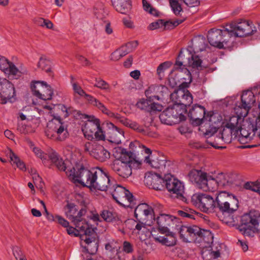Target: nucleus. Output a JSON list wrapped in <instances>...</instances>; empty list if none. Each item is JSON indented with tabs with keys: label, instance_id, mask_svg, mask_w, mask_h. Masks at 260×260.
<instances>
[{
	"label": "nucleus",
	"instance_id": "5701e85b",
	"mask_svg": "<svg viewBox=\"0 0 260 260\" xmlns=\"http://www.w3.org/2000/svg\"><path fill=\"white\" fill-rule=\"evenodd\" d=\"M241 136L239 137V141L242 144L247 143L248 141L251 140L255 135L256 128L252 125H250L248 121L246 124L243 125V127L241 126L239 129Z\"/></svg>",
	"mask_w": 260,
	"mask_h": 260
},
{
	"label": "nucleus",
	"instance_id": "a878e982",
	"mask_svg": "<svg viewBox=\"0 0 260 260\" xmlns=\"http://www.w3.org/2000/svg\"><path fill=\"white\" fill-rule=\"evenodd\" d=\"M153 213L152 208L145 203L139 204L135 210V216L138 220H145L149 216L152 218Z\"/></svg>",
	"mask_w": 260,
	"mask_h": 260
},
{
	"label": "nucleus",
	"instance_id": "6e6552de",
	"mask_svg": "<svg viewBox=\"0 0 260 260\" xmlns=\"http://www.w3.org/2000/svg\"><path fill=\"white\" fill-rule=\"evenodd\" d=\"M178 106L169 107L160 115L159 119L161 123L167 125H173L184 121L185 116Z\"/></svg>",
	"mask_w": 260,
	"mask_h": 260
},
{
	"label": "nucleus",
	"instance_id": "7c9ffc66",
	"mask_svg": "<svg viewBox=\"0 0 260 260\" xmlns=\"http://www.w3.org/2000/svg\"><path fill=\"white\" fill-rule=\"evenodd\" d=\"M206 114L205 109L204 107L195 105L189 110L188 116L191 120L197 122V124L202 123Z\"/></svg>",
	"mask_w": 260,
	"mask_h": 260
},
{
	"label": "nucleus",
	"instance_id": "c03bdc74",
	"mask_svg": "<svg viewBox=\"0 0 260 260\" xmlns=\"http://www.w3.org/2000/svg\"><path fill=\"white\" fill-rule=\"evenodd\" d=\"M241 117L240 115L231 117L229 122L226 124L225 126L238 133L241 126V125L239 123V120H241Z\"/></svg>",
	"mask_w": 260,
	"mask_h": 260
},
{
	"label": "nucleus",
	"instance_id": "37998d69",
	"mask_svg": "<svg viewBox=\"0 0 260 260\" xmlns=\"http://www.w3.org/2000/svg\"><path fill=\"white\" fill-rule=\"evenodd\" d=\"M174 68L175 70L179 71V74H180L179 76L182 77L181 79H182L183 81L182 82L181 85H184L185 86H187L192 81L191 75L190 71L183 66L181 67V68H179L178 69H176L174 66Z\"/></svg>",
	"mask_w": 260,
	"mask_h": 260
},
{
	"label": "nucleus",
	"instance_id": "2eb2a0df",
	"mask_svg": "<svg viewBox=\"0 0 260 260\" xmlns=\"http://www.w3.org/2000/svg\"><path fill=\"white\" fill-rule=\"evenodd\" d=\"M33 94L43 100H49L52 98L53 91L46 82L35 81L31 84Z\"/></svg>",
	"mask_w": 260,
	"mask_h": 260
},
{
	"label": "nucleus",
	"instance_id": "6ab92c4d",
	"mask_svg": "<svg viewBox=\"0 0 260 260\" xmlns=\"http://www.w3.org/2000/svg\"><path fill=\"white\" fill-rule=\"evenodd\" d=\"M97 177L95 179L92 189H98L101 191H108L111 184L108 176L102 170L98 169Z\"/></svg>",
	"mask_w": 260,
	"mask_h": 260
},
{
	"label": "nucleus",
	"instance_id": "8fccbe9b",
	"mask_svg": "<svg viewBox=\"0 0 260 260\" xmlns=\"http://www.w3.org/2000/svg\"><path fill=\"white\" fill-rule=\"evenodd\" d=\"M157 86H150L145 92V95L149 100H159V95L156 94Z\"/></svg>",
	"mask_w": 260,
	"mask_h": 260
},
{
	"label": "nucleus",
	"instance_id": "338daca9",
	"mask_svg": "<svg viewBox=\"0 0 260 260\" xmlns=\"http://www.w3.org/2000/svg\"><path fill=\"white\" fill-rule=\"evenodd\" d=\"M38 201L42 205L44 210H45V214L46 215V217L47 219L51 221H56V215L54 216L52 214L50 213L47 210L46 207L45 206V203L39 199L38 200Z\"/></svg>",
	"mask_w": 260,
	"mask_h": 260
},
{
	"label": "nucleus",
	"instance_id": "3c124183",
	"mask_svg": "<svg viewBox=\"0 0 260 260\" xmlns=\"http://www.w3.org/2000/svg\"><path fill=\"white\" fill-rule=\"evenodd\" d=\"M138 46L137 41L130 42L123 45L119 48L121 49L123 54L125 55L134 50Z\"/></svg>",
	"mask_w": 260,
	"mask_h": 260
},
{
	"label": "nucleus",
	"instance_id": "69168bd1",
	"mask_svg": "<svg viewBox=\"0 0 260 260\" xmlns=\"http://www.w3.org/2000/svg\"><path fill=\"white\" fill-rule=\"evenodd\" d=\"M250 125H252L253 127H255L256 132L257 131V129L260 127V113L258 114V116L256 117L248 118V120H247Z\"/></svg>",
	"mask_w": 260,
	"mask_h": 260
},
{
	"label": "nucleus",
	"instance_id": "603ef678",
	"mask_svg": "<svg viewBox=\"0 0 260 260\" xmlns=\"http://www.w3.org/2000/svg\"><path fill=\"white\" fill-rule=\"evenodd\" d=\"M233 130L225 127L223 128L222 132L219 134L225 143H230L232 140V131Z\"/></svg>",
	"mask_w": 260,
	"mask_h": 260
},
{
	"label": "nucleus",
	"instance_id": "ea45409f",
	"mask_svg": "<svg viewBox=\"0 0 260 260\" xmlns=\"http://www.w3.org/2000/svg\"><path fill=\"white\" fill-rule=\"evenodd\" d=\"M155 241L158 242L167 246H172L176 244V239L173 234H166L164 236L154 237Z\"/></svg>",
	"mask_w": 260,
	"mask_h": 260
},
{
	"label": "nucleus",
	"instance_id": "473e14b6",
	"mask_svg": "<svg viewBox=\"0 0 260 260\" xmlns=\"http://www.w3.org/2000/svg\"><path fill=\"white\" fill-rule=\"evenodd\" d=\"M144 161L151 166L152 168L163 171L165 168L167 160L164 156H155L151 155L145 157Z\"/></svg>",
	"mask_w": 260,
	"mask_h": 260
},
{
	"label": "nucleus",
	"instance_id": "79ce46f5",
	"mask_svg": "<svg viewBox=\"0 0 260 260\" xmlns=\"http://www.w3.org/2000/svg\"><path fill=\"white\" fill-rule=\"evenodd\" d=\"M103 108L101 109L100 111H101L103 113L107 115L110 117L114 118L117 120H118L121 123H122L124 125L128 127L129 126L130 123L131 122V120H129L127 118H125L121 116L119 114L117 113H114L109 109H108L105 105H104Z\"/></svg>",
	"mask_w": 260,
	"mask_h": 260
},
{
	"label": "nucleus",
	"instance_id": "c9c22d12",
	"mask_svg": "<svg viewBox=\"0 0 260 260\" xmlns=\"http://www.w3.org/2000/svg\"><path fill=\"white\" fill-rule=\"evenodd\" d=\"M223 29L212 28L208 31V40L211 45L219 49Z\"/></svg>",
	"mask_w": 260,
	"mask_h": 260
},
{
	"label": "nucleus",
	"instance_id": "4d7b16f0",
	"mask_svg": "<svg viewBox=\"0 0 260 260\" xmlns=\"http://www.w3.org/2000/svg\"><path fill=\"white\" fill-rule=\"evenodd\" d=\"M151 101L147 98L146 100L141 99L137 102L136 105L138 108L149 112L150 111V104Z\"/></svg>",
	"mask_w": 260,
	"mask_h": 260
},
{
	"label": "nucleus",
	"instance_id": "dca6fc26",
	"mask_svg": "<svg viewBox=\"0 0 260 260\" xmlns=\"http://www.w3.org/2000/svg\"><path fill=\"white\" fill-rule=\"evenodd\" d=\"M200 231L201 228L196 225H182L179 230L180 239L184 242L196 243L198 234Z\"/></svg>",
	"mask_w": 260,
	"mask_h": 260
},
{
	"label": "nucleus",
	"instance_id": "e433bc0d",
	"mask_svg": "<svg viewBox=\"0 0 260 260\" xmlns=\"http://www.w3.org/2000/svg\"><path fill=\"white\" fill-rule=\"evenodd\" d=\"M112 5L116 10L123 14L130 12L132 5L130 0H112Z\"/></svg>",
	"mask_w": 260,
	"mask_h": 260
},
{
	"label": "nucleus",
	"instance_id": "39448f33",
	"mask_svg": "<svg viewBox=\"0 0 260 260\" xmlns=\"http://www.w3.org/2000/svg\"><path fill=\"white\" fill-rule=\"evenodd\" d=\"M108 191L111 194L113 199L121 206L133 208L136 205V200L133 194L122 186H111Z\"/></svg>",
	"mask_w": 260,
	"mask_h": 260
},
{
	"label": "nucleus",
	"instance_id": "774afa93",
	"mask_svg": "<svg viewBox=\"0 0 260 260\" xmlns=\"http://www.w3.org/2000/svg\"><path fill=\"white\" fill-rule=\"evenodd\" d=\"M124 56L120 48H118L113 52L111 55V59L113 60L116 61Z\"/></svg>",
	"mask_w": 260,
	"mask_h": 260
},
{
	"label": "nucleus",
	"instance_id": "f3484780",
	"mask_svg": "<svg viewBox=\"0 0 260 260\" xmlns=\"http://www.w3.org/2000/svg\"><path fill=\"white\" fill-rule=\"evenodd\" d=\"M0 70L8 77L17 79L21 75V72L15 64L5 57L0 55Z\"/></svg>",
	"mask_w": 260,
	"mask_h": 260
},
{
	"label": "nucleus",
	"instance_id": "a19ab883",
	"mask_svg": "<svg viewBox=\"0 0 260 260\" xmlns=\"http://www.w3.org/2000/svg\"><path fill=\"white\" fill-rule=\"evenodd\" d=\"M202 184V189L206 191L213 192L219 187L216 178H213L210 175H207L205 182Z\"/></svg>",
	"mask_w": 260,
	"mask_h": 260
},
{
	"label": "nucleus",
	"instance_id": "9d476101",
	"mask_svg": "<svg viewBox=\"0 0 260 260\" xmlns=\"http://www.w3.org/2000/svg\"><path fill=\"white\" fill-rule=\"evenodd\" d=\"M16 100V94L14 85L9 80L0 78V102L5 104Z\"/></svg>",
	"mask_w": 260,
	"mask_h": 260
},
{
	"label": "nucleus",
	"instance_id": "5fc2aeb1",
	"mask_svg": "<svg viewBox=\"0 0 260 260\" xmlns=\"http://www.w3.org/2000/svg\"><path fill=\"white\" fill-rule=\"evenodd\" d=\"M222 120V116L218 113H213L210 116L209 119L210 127L218 126V124H220Z\"/></svg>",
	"mask_w": 260,
	"mask_h": 260
},
{
	"label": "nucleus",
	"instance_id": "f8f14e48",
	"mask_svg": "<svg viewBox=\"0 0 260 260\" xmlns=\"http://www.w3.org/2000/svg\"><path fill=\"white\" fill-rule=\"evenodd\" d=\"M241 102L236 108L237 114H239L241 117H246L249 110L253 106L255 102V98L254 93L249 90L244 91L241 96Z\"/></svg>",
	"mask_w": 260,
	"mask_h": 260
},
{
	"label": "nucleus",
	"instance_id": "6e6d98bb",
	"mask_svg": "<svg viewBox=\"0 0 260 260\" xmlns=\"http://www.w3.org/2000/svg\"><path fill=\"white\" fill-rule=\"evenodd\" d=\"M244 187L246 189L256 192L260 195V182H247L244 184Z\"/></svg>",
	"mask_w": 260,
	"mask_h": 260
},
{
	"label": "nucleus",
	"instance_id": "412c9836",
	"mask_svg": "<svg viewBox=\"0 0 260 260\" xmlns=\"http://www.w3.org/2000/svg\"><path fill=\"white\" fill-rule=\"evenodd\" d=\"M171 95L172 98L174 96L176 98L175 106H178L179 107V105L185 107L189 106L193 101V97L187 90L179 89Z\"/></svg>",
	"mask_w": 260,
	"mask_h": 260
},
{
	"label": "nucleus",
	"instance_id": "4be33fe9",
	"mask_svg": "<svg viewBox=\"0 0 260 260\" xmlns=\"http://www.w3.org/2000/svg\"><path fill=\"white\" fill-rule=\"evenodd\" d=\"M71 84L73 87L74 92L75 94H78L81 96H85L86 99L90 104L95 106L100 110H101L102 108L104 109L103 108L104 105L98 99L94 98L93 96L86 94L77 82L72 81Z\"/></svg>",
	"mask_w": 260,
	"mask_h": 260
},
{
	"label": "nucleus",
	"instance_id": "2f4dec72",
	"mask_svg": "<svg viewBox=\"0 0 260 260\" xmlns=\"http://www.w3.org/2000/svg\"><path fill=\"white\" fill-rule=\"evenodd\" d=\"M232 30L227 25L223 29L222 38L221 39L219 49L230 48L233 46L234 41L232 37H234V35Z\"/></svg>",
	"mask_w": 260,
	"mask_h": 260
},
{
	"label": "nucleus",
	"instance_id": "aec40b11",
	"mask_svg": "<svg viewBox=\"0 0 260 260\" xmlns=\"http://www.w3.org/2000/svg\"><path fill=\"white\" fill-rule=\"evenodd\" d=\"M217 131V129H216V126L211 127L206 130L205 132H204V135L207 138V142L215 148H224L225 147L220 146V145H222V143L224 142L220 134L219 133L216 136L214 135Z\"/></svg>",
	"mask_w": 260,
	"mask_h": 260
},
{
	"label": "nucleus",
	"instance_id": "0eeeda50",
	"mask_svg": "<svg viewBox=\"0 0 260 260\" xmlns=\"http://www.w3.org/2000/svg\"><path fill=\"white\" fill-rule=\"evenodd\" d=\"M82 129L85 137L88 140H91L95 139L97 140H104L105 139V135L100 127V120L94 117L88 120Z\"/></svg>",
	"mask_w": 260,
	"mask_h": 260
},
{
	"label": "nucleus",
	"instance_id": "72a5a7b5",
	"mask_svg": "<svg viewBox=\"0 0 260 260\" xmlns=\"http://www.w3.org/2000/svg\"><path fill=\"white\" fill-rule=\"evenodd\" d=\"M213 241V236L211 232L208 230H205L201 229V231L199 232L196 243H200L203 247H208L210 244H212Z\"/></svg>",
	"mask_w": 260,
	"mask_h": 260
},
{
	"label": "nucleus",
	"instance_id": "b1692460",
	"mask_svg": "<svg viewBox=\"0 0 260 260\" xmlns=\"http://www.w3.org/2000/svg\"><path fill=\"white\" fill-rule=\"evenodd\" d=\"M176 218L172 216L166 214H160L156 218L159 231L162 234L169 232L168 227L174 224Z\"/></svg>",
	"mask_w": 260,
	"mask_h": 260
},
{
	"label": "nucleus",
	"instance_id": "4468645a",
	"mask_svg": "<svg viewBox=\"0 0 260 260\" xmlns=\"http://www.w3.org/2000/svg\"><path fill=\"white\" fill-rule=\"evenodd\" d=\"M192 201H195L199 204V207L203 211L208 213H215L216 203L213 198L206 194H193L191 198Z\"/></svg>",
	"mask_w": 260,
	"mask_h": 260
},
{
	"label": "nucleus",
	"instance_id": "13d9d810",
	"mask_svg": "<svg viewBox=\"0 0 260 260\" xmlns=\"http://www.w3.org/2000/svg\"><path fill=\"white\" fill-rule=\"evenodd\" d=\"M171 65V63L169 61L164 62L159 65L157 69V73L160 79H162L164 77L165 70L168 69Z\"/></svg>",
	"mask_w": 260,
	"mask_h": 260
},
{
	"label": "nucleus",
	"instance_id": "e2e57ef3",
	"mask_svg": "<svg viewBox=\"0 0 260 260\" xmlns=\"http://www.w3.org/2000/svg\"><path fill=\"white\" fill-rule=\"evenodd\" d=\"M13 254L16 260H27L25 256L18 247H15L13 249Z\"/></svg>",
	"mask_w": 260,
	"mask_h": 260
},
{
	"label": "nucleus",
	"instance_id": "bf43d9fd",
	"mask_svg": "<svg viewBox=\"0 0 260 260\" xmlns=\"http://www.w3.org/2000/svg\"><path fill=\"white\" fill-rule=\"evenodd\" d=\"M156 94L159 95V100L165 96L170 95L169 89L167 87L164 85L157 86Z\"/></svg>",
	"mask_w": 260,
	"mask_h": 260
},
{
	"label": "nucleus",
	"instance_id": "4c0bfd02",
	"mask_svg": "<svg viewBox=\"0 0 260 260\" xmlns=\"http://www.w3.org/2000/svg\"><path fill=\"white\" fill-rule=\"evenodd\" d=\"M101 216L107 222H112L117 225L122 223L120 217L115 212L109 210H104L101 213Z\"/></svg>",
	"mask_w": 260,
	"mask_h": 260
},
{
	"label": "nucleus",
	"instance_id": "052dcab7",
	"mask_svg": "<svg viewBox=\"0 0 260 260\" xmlns=\"http://www.w3.org/2000/svg\"><path fill=\"white\" fill-rule=\"evenodd\" d=\"M94 86L101 89L107 91L110 90V86L109 84L102 79H95V84Z\"/></svg>",
	"mask_w": 260,
	"mask_h": 260
},
{
	"label": "nucleus",
	"instance_id": "f03ea898",
	"mask_svg": "<svg viewBox=\"0 0 260 260\" xmlns=\"http://www.w3.org/2000/svg\"><path fill=\"white\" fill-rule=\"evenodd\" d=\"M215 203L216 216L226 224H233L235 221L232 214L239 208L237 197L225 191H221L217 194Z\"/></svg>",
	"mask_w": 260,
	"mask_h": 260
},
{
	"label": "nucleus",
	"instance_id": "cd10ccee",
	"mask_svg": "<svg viewBox=\"0 0 260 260\" xmlns=\"http://www.w3.org/2000/svg\"><path fill=\"white\" fill-rule=\"evenodd\" d=\"M221 246L213 245L212 246L204 247L202 251V255L204 260H214L221 254Z\"/></svg>",
	"mask_w": 260,
	"mask_h": 260
},
{
	"label": "nucleus",
	"instance_id": "09e8293b",
	"mask_svg": "<svg viewBox=\"0 0 260 260\" xmlns=\"http://www.w3.org/2000/svg\"><path fill=\"white\" fill-rule=\"evenodd\" d=\"M180 1V0H169L171 9L176 16L180 15L181 13L183 12Z\"/></svg>",
	"mask_w": 260,
	"mask_h": 260
},
{
	"label": "nucleus",
	"instance_id": "680f3d73",
	"mask_svg": "<svg viewBox=\"0 0 260 260\" xmlns=\"http://www.w3.org/2000/svg\"><path fill=\"white\" fill-rule=\"evenodd\" d=\"M142 3L143 9L145 11L149 12L150 14L154 16L158 15V13L156 10L152 8L147 1L142 0Z\"/></svg>",
	"mask_w": 260,
	"mask_h": 260
},
{
	"label": "nucleus",
	"instance_id": "393cba45",
	"mask_svg": "<svg viewBox=\"0 0 260 260\" xmlns=\"http://www.w3.org/2000/svg\"><path fill=\"white\" fill-rule=\"evenodd\" d=\"M144 182L149 188L155 190H161L163 183L165 184V179H163L157 174H151L145 177Z\"/></svg>",
	"mask_w": 260,
	"mask_h": 260
},
{
	"label": "nucleus",
	"instance_id": "1a4fd4ad",
	"mask_svg": "<svg viewBox=\"0 0 260 260\" xmlns=\"http://www.w3.org/2000/svg\"><path fill=\"white\" fill-rule=\"evenodd\" d=\"M165 185L169 192L176 194L177 199L186 202L187 199L184 196V186L180 181L172 175H167L165 177Z\"/></svg>",
	"mask_w": 260,
	"mask_h": 260
},
{
	"label": "nucleus",
	"instance_id": "c85d7f7f",
	"mask_svg": "<svg viewBox=\"0 0 260 260\" xmlns=\"http://www.w3.org/2000/svg\"><path fill=\"white\" fill-rule=\"evenodd\" d=\"M84 215H80L79 218L73 220L72 222L79 232L83 233L82 236L92 234L95 232L94 229L91 227L88 222L83 217Z\"/></svg>",
	"mask_w": 260,
	"mask_h": 260
},
{
	"label": "nucleus",
	"instance_id": "423d86ee",
	"mask_svg": "<svg viewBox=\"0 0 260 260\" xmlns=\"http://www.w3.org/2000/svg\"><path fill=\"white\" fill-rule=\"evenodd\" d=\"M185 63H187L192 69L198 70H202L207 68L198 55L191 54L188 51L185 52L180 51L175 63V68L178 69L181 68L182 66L185 67Z\"/></svg>",
	"mask_w": 260,
	"mask_h": 260
},
{
	"label": "nucleus",
	"instance_id": "bb28decb",
	"mask_svg": "<svg viewBox=\"0 0 260 260\" xmlns=\"http://www.w3.org/2000/svg\"><path fill=\"white\" fill-rule=\"evenodd\" d=\"M87 211V208L86 206L82 207L79 212H78L76 206L73 204H68L65 208V214L72 222L73 220L79 218L80 215H85Z\"/></svg>",
	"mask_w": 260,
	"mask_h": 260
},
{
	"label": "nucleus",
	"instance_id": "58836bf2",
	"mask_svg": "<svg viewBox=\"0 0 260 260\" xmlns=\"http://www.w3.org/2000/svg\"><path fill=\"white\" fill-rule=\"evenodd\" d=\"M120 247L117 245L116 242H110L105 245V249L107 251V254L111 260H120L118 254Z\"/></svg>",
	"mask_w": 260,
	"mask_h": 260
},
{
	"label": "nucleus",
	"instance_id": "20e7f679",
	"mask_svg": "<svg viewBox=\"0 0 260 260\" xmlns=\"http://www.w3.org/2000/svg\"><path fill=\"white\" fill-rule=\"evenodd\" d=\"M45 134L49 139L57 141H64L69 136L67 124L59 116H53L48 123Z\"/></svg>",
	"mask_w": 260,
	"mask_h": 260
},
{
	"label": "nucleus",
	"instance_id": "f257e3e1",
	"mask_svg": "<svg viewBox=\"0 0 260 260\" xmlns=\"http://www.w3.org/2000/svg\"><path fill=\"white\" fill-rule=\"evenodd\" d=\"M48 156L51 161V166L56 167L60 171L65 172L67 175L75 182H77L92 189L93 182L97 177L96 174L99 168L89 170L82 165L77 164L75 167L69 169L62 158L53 150L48 152Z\"/></svg>",
	"mask_w": 260,
	"mask_h": 260
},
{
	"label": "nucleus",
	"instance_id": "0e129e2a",
	"mask_svg": "<svg viewBox=\"0 0 260 260\" xmlns=\"http://www.w3.org/2000/svg\"><path fill=\"white\" fill-rule=\"evenodd\" d=\"M177 213L180 216L183 217H186L190 219H195L194 214L195 213V211L192 210H190L189 211L179 210L177 211Z\"/></svg>",
	"mask_w": 260,
	"mask_h": 260
},
{
	"label": "nucleus",
	"instance_id": "864d4df0",
	"mask_svg": "<svg viewBox=\"0 0 260 260\" xmlns=\"http://www.w3.org/2000/svg\"><path fill=\"white\" fill-rule=\"evenodd\" d=\"M228 176L223 173H219L216 177L217 184L219 187H224L229 186L230 183L227 177Z\"/></svg>",
	"mask_w": 260,
	"mask_h": 260
},
{
	"label": "nucleus",
	"instance_id": "7ed1b4c3",
	"mask_svg": "<svg viewBox=\"0 0 260 260\" xmlns=\"http://www.w3.org/2000/svg\"><path fill=\"white\" fill-rule=\"evenodd\" d=\"M120 155L112 164L111 169L119 176L126 178L132 173V168L140 164L133 152L125 149H119Z\"/></svg>",
	"mask_w": 260,
	"mask_h": 260
},
{
	"label": "nucleus",
	"instance_id": "f704fd0d",
	"mask_svg": "<svg viewBox=\"0 0 260 260\" xmlns=\"http://www.w3.org/2000/svg\"><path fill=\"white\" fill-rule=\"evenodd\" d=\"M110 129L108 132L109 134V141L111 143L116 144H120L121 140L124 138V132L121 129L115 126L113 123L109 124Z\"/></svg>",
	"mask_w": 260,
	"mask_h": 260
},
{
	"label": "nucleus",
	"instance_id": "ddd939ff",
	"mask_svg": "<svg viewBox=\"0 0 260 260\" xmlns=\"http://www.w3.org/2000/svg\"><path fill=\"white\" fill-rule=\"evenodd\" d=\"M251 22L242 21L237 23H232L227 26L232 29L234 37H244L253 34L256 31L255 27H253Z\"/></svg>",
	"mask_w": 260,
	"mask_h": 260
},
{
	"label": "nucleus",
	"instance_id": "a211bd4d",
	"mask_svg": "<svg viewBox=\"0 0 260 260\" xmlns=\"http://www.w3.org/2000/svg\"><path fill=\"white\" fill-rule=\"evenodd\" d=\"M81 239L82 241L81 244L83 246V243H85L84 248L89 253L93 254L96 253L98 249L99 241L95 232L89 235L81 236Z\"/></svg>",
	"mask_w": 260,
	"mask_h": 260
},
{
	"label": "nucleus",
	"instance_id": "49530a36",
	"mask_svg": "<svg viewBox=\"0 0 260 260\" xmlns=\"http://www.w3.org/2000/svg\"><path fill=\"white\" fill-rule=\"evenodd\" d=\"M104 6L103 3L98 2L93 7V12L98 19L103 20L105 18Z\"/></svg>",
	"mask_w": 260,
	"mask_h": 260
},
{
	"label": "nucleus",
	"instance_id": "c756f323",
	"mask_svg": "<svg viewBox=\"0 0 260 260\" xmlns=\"http://www.w3.org/2000/svg\"><path fill=\"white\" fill-rule=\"evenodd\" d=\"M207 174L200 170H193L188 174L189 180L200 188H202V184L205 182Z\"/></svg>",
	"mask_w": 260,
	"mask_h": 260
},
{
	"label": "nucleus",
	"instance_id": "de8ad7c7",
	"mask_svg": "<svg viewBox=\"0 0 260 260\" xmlns=\"http://www.w3.org/2000/svg\"><path fill=\"white\" fill-rule=\"evenodd\" d=\"M38 67L47 73L51 72V62L44 56H41L38 63Z\"/></svg>",
	"mask_w": 260,
	"mask_h": 260
},
{
	"label": "nucleus",
	"instance_id": "a18cd8bd",
	"mask_svg": "<svg viewBox=\"0 0 260 260\" xmlns=\"http://www.w3.org/2000/svg\"><path fill=\"white\" fill-rule=\"evenodd\" d=\"M8 156L10 157L11 161L13 164H16L17 167L22 171H25L26 167L24 163L21 161L18 156L15 154L12 150L10 149L7 153Z\"/></svg>",
	"mask_w": 260,
	"mask_h": 260
},
{
	"label": "nucleus",
	"instance_id": "9b49d317",
	"mask_svg": "<svg viewBox=\"0 0 260 260\" xmlns=\"http://www.w3.org/2000/svg\"><path fill=\"white\" fill-rule=\"evenodd\" d=\"M84 150L101 162L106 161L110 157V153L103 146L95 142L86 143L84 145Z\"/></svg>",
	"mask_w": 260,
	"mask_h": 260
}]
</instances>
